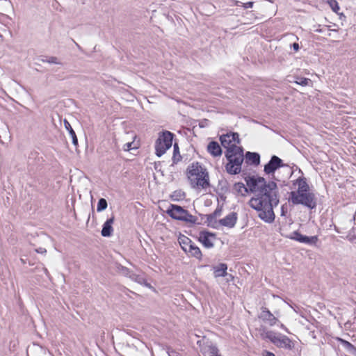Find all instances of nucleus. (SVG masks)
<instances>
[{
    "instance_id": "c9c22d12",
    "label": "nucleus",
    "mask_w": 356,
    "mask_h": 356,
    "mask_svg": "<svg viewBox=\"0 0 356 356\" xmlns=\"http://www.w3.org/2000/svg\"><path fill=\"white\" fill-rule=\"evenodd\" d=\"M253 5H254V2L253 1H249V2H247V3H242V6L244 8H252Z\"/></svg>"
},
{
    "instance_id": "4be33fe9",
    "label": "nucleus",
    "mask_w": 356,
    "mask_h": 356,
    "mask_svg": "<svg viewBox=\"0 0 356 356\" xmlns=\"http://www.w3.org/2000/svg\"><path fill=\"white\" fill-rule=\"evenodd\" d=\"M170 197L173 201H180L185 198L186 194L184 191L177 190L174 191Z\"/></svg>"
},
{
    "instance_id": "7ed1b4c3",
    "label": "nucleus",
    "mask_w": 356,
    "mask_h": 356,
    "mask_svg": "<svg viewBox=\"0 0 356 356\" xmlns=\"http://www.w3.org/2000/svg\"><path fill=\"white\" fill-rule=\"evenodd\" d=\"M297 191L290 193L289 200L294 204H303L308 208L316 207L314 195L309 192V187L305 177H300L293 182Z\"/></svg>"
},
{
    "instance_id": "de8ad7c7",
    "label": "nucleus",
    "mask_w": 356,
    "mask_h": 356,
    "mask_svg": "<svg viewBox=\"0 0 356 356\" xmlns=\"http://www.w3.org/2000/svg\"><path fill=\"white\" fill-rule=\"evenodd\" d=\"M316 32H321V31H322V30H321V29H316Z\"/></svg>"
},
{
    "instance_id": "4c0bfd02",
    "label": "nucleus",
    "mask_w": 356,
    "mask_h": 356,
    "mask_svg": "<svg viewBox=\"0 0 356 356\" xmlns=\"http://www.w3.org/2000/svg\"><path fill=\"white\" fill-rule=\"evenodd\" d=\"M35 252L40 254H44L47 252V250L44 248H38L35 249Z\"/></svg>"
},
{
    "instance_id": "e433bc0d",
    "label": "nucleus",
    "mask_w": 356,
    "mask_h": 356,
    "mask_svg": "<svg viewBox=\"0 0 356 356\" xmlns=\"http://www.w3.org/2000/svg\"><path fill=\"white\" fill-rule=\"evenodd\" d=\"M132 143L131 142H129V143H125L124 145H123V149L124 151H129L131 149V145H132Z\"/></svg>"
},
{
    "instance_id": "20e7f679",
    "label": "nucleus",
    "mask_w": 356,
    "mask_h": 356,
    "mask_svg": "<svg viewBox=\"0 0 356 356\" xmlns=\"http://www.w3.org/2000/svg\"><path fill=\"white\" fill-rule=\"evenodd\" d=\"M190 185L195 189H207L210 186L209 175L207 168L198 162L192 163L186 169Z\"/></svg>"
},
{
    "instance_id": "9d476101",
    "label": "nucleus",
    "mask_w": 356,
    "mask_h": 356,
    "mask_svg": "<svg viewBox=\"0 0 356 356\" xmlns=\"http://www.w3.org/2000/svg\"><path fill=\"white\" fill-rule=\"evenodd\" d=\"M278 348L292 350L294 347L293 341L286 335L278 334L275 344Z\"/></svg>"
},
{
    "instance_id": "2eb2a0df",
    "label": "nucleus",
    "mask_w": 356,
    "mask_h": 356,
    "mask_svg": "<svg viewBox=\"0 0 356 356\" xmlns=\"http://www.w3.org/2000/svg\"><path fill=\"white\" fill-rule=\"evenodd\" d=\"M63 123L65 128L69 131V134L72 138L73 145L75 147L78 146V139L76 133L72 129L70 123L67 120H64Z\"/></svg>"
},
{
    "instance_id": "ddd939ff",
    "label": "nucleus",
    "mask_w": 356,
    "mask_h": 356,
    "mask_svg": "<svg viewBox=\"0 0 356 356\" xmlns=\"http://www.w3.org/2000/svg\"><path fill=\"white\" fill-rule=\"evenodd\" d=\"M207 150L213 156H218L222 154L221 147L216 141H211L209 143Z\"/></svg>"
},
{
    "instance_id": "49530a36",
    "label": "nucleus",
    "mask_w": 356,
    "mask_h": 356,
    "mask_svg": "<svg viewBox=\"0 0 356 356\" xmlns=\"http://www.w3.org/2000/svg\"><path fill=\"white\" fill-rule=\"evenodd\" d=\"M208 220H210V221H212V216H210L209 218H208Z\"/></svg>"
},
{
    "instance_id": "3c124183",
    "label": "nucleus",
    "mask_w": 356,
    "mask_h": 356,
    "mask_svg": "<svg viewBox=\"0 0 356 356\" xmlns=\"http://www.w3.org/2000/svg\"><path fill=\"white\" fill-rule=\"evenodd\" d=\"M333 225H334V229L337 230V227H336L335 224H333Z\"/></svg>"
},
{
    "instance_id": "f257e3e1",
    "label": "nucleus",
    "mask_w": 356,
    "mask_h": 356,
    "mask_svg": "<svg viewBox=\"0 0 356 356\" xmlns=\"http://www.w3.org/2000/svg\"><path fill=\"white\" fill-rule=\"evenodd\" d=\"M245 182L254 196L250 200V206L257 211L258 216L266 222L274 220L273 207L280 202L278 187L274 181H266L261 177H247Z\"/></svg>"
},
{
    "instance_id": "2f4dec72",
    "label": "nucleus",
    "mask_w": 356,
    "mask_h": 356,
    "mask_svg": "<svg viewBox=\"0 0 356 356\" xmlns=\"http://www.w3.org/2000/svg\"><path fill=\"white\" fill-rule=\"evenodd\" d=\"M36 349L38 350V352H40L44 356H51L49 352L47 351L45 349H44L41 346H37Z\"/></svg>"
},
{
    "instance_id": "ea45409f",
    "label": "nucleus",
    "mask_w": 356,
    "mask_h": 356,
    "mask_svg": "<svg viewBox=\"0 0 356 356\" xmlns=\"http://www.w3.org/2000/svg\"><path fill=\"white\" fill-rule=\"evenodd\" d=\"M263 356H275V355L273 353H271V352L265 350L263 353Z\"/></svg>"
},
{
    "instance_id": "f8f14e48",
    "label": "nucleus",
    "mask_w": 356,
    "mask_h": 356,
    "mask_svg": "<svg viewBox=\"0 0 356 356\" xmlns=\"http://www.w3.org/2000/svg\"><path fill=\"white\" fill-rule=\"evenodd\" d=\"M259 317L264 321L267 322L270 326L276 324L277 321V319L266 307H261V312Z\"/></svg>"
},
{
    "instance_id": "9b49d317",
    "label": "nucleus",
    "mask_w": 356,
    "mask_h": 356,
    "mask_svg": "<svg viewBox=\"0 0 356 356\" xmlns=\"http://www.w3.org/2000/svg\"><path fill=\"white\" fill-rule=\"evenodd\" d=\"M282 161L277 156H273L270 161L265 165L264 172L266 174L274 172L278 168L282 166Z\"/></svg>"
},
{
    "instance_id": "a878e982",
    "label": "nucleus",
    "mask_w": 356,
    "mask_h": 356,
    "mask_svg": "<svg viewBox=\"0 0 356 356\" xmlns=\"http://www.w3.org/2000/svg\"><path fill=\"white\" fill-rule=\"evenodd\" d=\"M118 270L120 274H122L126 277H129V278L133 273L127 267L122 266L121 265L118 266Z\"/></svg>"
},
{
    "instance_id": "c03bdc74",
    "label": "nucleus",
    "mask_w": 356,
    "mask_h": 356,
    "mask_svg": "<svg viewBox=\"0 0 356 356\" xmlns=\"http://www.w3.org/2000/svg\"><path fill=\"white\" fill-rule=\"evenodd\" d=\"M220 211H216L214 212L213 215H214V216H218V215H220Z\"/></svg>"
},
{
    "instance_id": "6e6552de",
    "label": "nucleus",
    "mask_w": 356,
    "mask_h": 356,
    "mask_svg": "<svg viewBox=\"0 0 356 356\" xmlns=\"http://www.w3.org/2000/svg\"><path fill=\"white\" fill-rule=\"evenodd\" d=\"M199 241L203 244L204 247L211 248L214 245L216 236L215 234L210 232L203 231L200 233Z\"/></svg>"
},
{
    "instance_id": "473e14b6",
    "label": "nucleus",
    "mask_w": 356,
    "mask_h": 356,
    "mask_svg": "<svg viewBox=\"0 0 356 356\" xmlns=\"http://www.w3.org/2000/svg\"><path fill=\"white\" fill-rule=\"evenodd\" d=\"M0 2L1 3L2 6L5 8H10L12 7V3L10 1L8 0H0Z\"/></svg>"
},
{
    "instance_id": "f03ea898",
    "label": "nucleus",
    "mask_w": 356,
    "mask_h": 356,
    "mask_svg": "<svg viewBox=\"0 0 356 356\" xmlns=\"http://www.w3.org/2000/svg\"><path fill=\"white\" fill-rule=\"evenodd\" d=\"M221 145L227 149L226 157L228 163L225 165L226 171L230 175H237L241 171V165L244 161L243 149L237 145L240 139L237 133H228L220 136Z\"/></svg>"
},
{
    "instance_id": "a19ab883",
    "label": "nucleus",
    "mask_w": 356,
    "mask_h": 356,
    "mask_svg": "<svg viewBox=\"0 0 356 356\" xmlns=\"http://www.w3.org/2000/svg\"><path fill=\"white\" fill-rule=\"evenodd\" d=\"M113 221H114V217H113V216H112L111 218H108V219L105 221V222L111 223V222H113Z\"/></svg>"
},
{
    "instance_id": "f3484780",
    "label": "nucleus",
    "mask_w": 356,
    "mask_h": 356,
    "mask_svg": "<svg viewBox=\"0 0 356 356\" xmlns=\"http://www.w3.org/2000/svg\"><path fill=\"white\" fill-rule=\"evenodd\" d=\"M178 241L184 252L186 251V249L188 248L190 244L193 243V241L188 237L181 234L178 237Z\"/></svg>"
},
{
    "instance_id": "09e8293b",
    "label": "nucleus",
    "mask_w": 356,
    "mask_h": 356,
    "mask_svg": "<svg viewBox=\"0 0 356 356\" xmlns=\"http://www.w3.org/2000/svg\"><path fill=\"white\" fill-rule=\"evenodd\" d=\"M354 220H356V211H355V213L354 215Z\"/></svg>"
},
{
    "instance_id": "dca6fc26",
    "label": "nucleus",
    "mask_w": 356,
    "mask_h": 356,
    "mask_svg": "<svg viewBox=\"0 0 356 356\" xmlns=\"http://www.w3.org/2000/svg\"><path fill=\"white\" fill-rule=\"evenodd\" d=\"M234 191L238 194L245 196L249 190L248 185L245 186L244 184L238 182L235 183L233 187Z\"/></svg>"
},
{
    "instance_id": "58836bf2",
    "label": "nucleus",
    "mask_w": 356,
    "mask_h": 356,
    "mask_svg": "<svg viewBox=\"0 0 356 356\" xmlns=\"http://www.w3.org/2000/svg\"><path fill=\"white\" fill-rule=\"evenodd\" d=\"M292 47L293 49L296 51H298L299 50V44L297 42H294L293 44H292Z\"/></svg>"
},
{
    "instance_id": "37998d69",
    "label": "nucleus",
    "mask_w": 356,
    "mask_h": 356,
    "mask_svg": "<svg viewBox=\"0 0 356 356\" xmlns=\"http://www.w3.org/2000/svg\"><path fill=\"white\" fill-rule=\"evenodd\" d=\"M247 14H249L251 15V17H254V19H257V17L254 16V14L252 12L247 13Z\"/></svg>"
},
{
    "instance_id": "f704fd0d",
    "label": "nucleus",
    "mask_w": 356,
    "mask_h": 356,
    "mask_svg": "<svg viewBox=\"0 0 356 356\" xmlns=\"http://www.w3.org/2000/svg\"><path fill=\"white\" fill-rule=\"evenodd\" d=\"M219 225H225L229 228H232L235 224H211V227L213 228H218Z\"/></svg>"
},
{
    "instance_id": "5701e85b",
    "label": "nucleus",
    "mask_w": 356,
    "mask_h": 356,
    "mask_svg": "<svg viewBox=\"0 0 356 356\" xmlns=\"http://www.w3.org/2000/svg\"><path fill=\"white\" fill-rule=\"evenodd\" d=\"M113 231L111 224H104L101 234L103 236L108 237L112 235Z\"/></svg>"
},
{
    "instance_id": "72a5a7b5",
    "label": "nucleus",
    "mask_w": 356,
    "mask_h": 356,
    "mask_svg": "<svg viewBox=\"0 0 356 356\" xmlns=\"http://www.w3.org/2000/svg\"><path fill=\"white\" fill-rule=\"evenodd\" d=\"M168 356H181V354H179L177 351L170 348L168 349Z\"/></svg>"
},
{
    "instance_id": "1a4fd4ad",
    "label": "nucleus",
    "mask_w": 356,
    "mask_h": 356,
    "mask_svg": "<svg viewBox=\"0 0 356 356\" xmlns=\"http://www.w3.org/2000/svg\"><path fill=\"white\" fill-rule=\"evenodd\" d=\"M200 352L202 356H221L218 348L211 342L204 343L200 348Z\"/></svg>"
},
{
    "instance_id": "7c9ffc66",
    "label": "nucleus",
    "mask_w": 356,
    "mask_h": 356,
    "mask_svg": "<svg viewBox=\"0 0 356 356\" xmlns=\"http://www.w3.org/2000/svg\"><path fill=\"white\" fill-rule=\"evenodd\" d=\"M340 341L341 342V343L343 345V346L348 349V350H356V348H355V346L350 343V342L346 341V340H343V339H340Z\"/></svg>"
},
{
    "instance_id": "39448f33",
    "label": "nucleus",
    "mask_w": 356,
    "mask_h": 356,
    "mask_svg": "<svg viewBox=\"0 0 356 356\" xmlns=\"http://www.w3.org/2000/svg\"><path fill=\"white\" fill-rule=\"evenodd\" d=\"M291 224H282L280 227V232L282 236L297 241L302 243L315 245L318 241L317 236H307L300 234L298 231H293V232H289L288 228Z\"/></svg>"
},
{
    "instance_id": "8fccbe9b",
    "label": "nucleus",
    "mask_w": 356,
    "mask_h": 356,
    "mask_svg": "<svg viewBox=\"0 0 356 356\" xmlns=\"http://www.w3.org/2000/svg\"><path fill=\"white\" fill-rule=\"evenodd\" d=\"M21 261L23 263V264H25V261H24L23 259H21Z\"/></svg>"
},
{
    "instance_id": "a18cd8bd",
    "label": "nucleus",
    "mask_w": 356,
    "mask_h": 356,
    "mask_svg": "<svg viewBox=\"0 0 356 356\" xmlns=\"http://www.w3.org/2000/svg\"><path fill=\"white\" fill-rule=\"evenodd\" d=\"M44 270L46 275H49V272L47 268H44Z\"/></svg>"
},
{
    "instance_id": "cd10ccee",
    "label": "nucleus",
    "mask_w": 356,
    "mask_h": 356,
    "mask_svg": "<svg viewBox=\"0 0 356 356\" xmlns=\"http://www.w3.org/2000/svg\"><path fill=\"white\" fill-rule=\"evenodd\" d=\"M107 207V201L104 198L99 200L97 207V211H102Z\"/></svg>"
},
{
    "instance_id": "aec40b11",
    "label": "nucleus",
    "mask_w": 356,
    "mask_h": 356,
    "mask_svg": "<svg viewBox=\"0 0 356 356\" xmlns=\"http://www.w3.org/2000/svg\"><path fill=\"white\" fill-rule=\"evenodd\" d=\"M261 336L264 339H269L273 344H275V341L278 337V335L273 331L264 332L261 334Z\"/></svg>"
},
{
    "instance_id": "b1692460",
    "label": "nucleus",
    "mask_w": 356,
    "mask_h": 356,
    "mask_svg": "<svg viewBox=\"0 0 356 356\" xmlns=\"http://www.w3.org/2000/svg\"><path fill=\"white\" fill-rule=\"evenodd\" d=\"M181 157L179 154L178 145L177 144H175L173 156H172L173 163H177L178 161H179L181 160Z\"/></svg>"
},
{
    "instance_id": "393cba45",
    "label": "nucleus",
    "mask_w": 356,
    "mask_h": 356,
    "mask_svg": "<svg viewBox=\"0 0 356 356\" xmlns=\"http://www.w3.org/2000/svg\"><path fill=\"white\" fill-rule=\"evenodd\" d=\"M326 2L329 4L333 12L338 13L340 10V7L336 0H326Z\"/></svg>"
},
{
    "instance_id": "0eeeda50",
    "label": "nucleus",
    "mask_w": 356,
    "mask_h": 356,
    "mask_svg": "<svg viewBox=\"0 0 356 356\" xmlns=\"http://www.w3.org/2000/svg\"><path fill=\"white\" fill-rule=\"evenodd\" d=\"M168 213L175 220L185 221L186 222H195L194 216L180 206L171 205L168 210Z\"/></svg>"
},
{
    "instance_id": "4468645a",
    "label": "nucleus",
    "mask_w": 356,
    "mask_h": 356,
    "mask_svg": "<svg viewBox=\"0 0 356 356\" xmlns=\"http://www.w3.org/2000/svg\"><path fill=\"white\" fill-rule=\"evenodd\" d=\"M185 252L198 259H202V254L201 250L197 245H195L193 242V243L190 244V245L186 249V251H185Z\"/></svg>"
},
{
    "instance_id": "a211bd4d",
    "label": "nucleus",
    "mask_w": 356,
    "mask_h": 356,
    "mask_svg": "<svg viewBox=\"0 0 356 356\" xmlns=\"http://www.w3.org/2000/svg\"><path fill=\"white\" fill-rule=\"evenodd\" d=\"M247 161L254 165H258L260 161L259 154L255 152H248L245 154Z\"/></svg>"
},
{
    "instance_id": "412c9836",
    "label": "nucleus",
    "mask_w": 356,
    "mask_h": 356,
    "mask_svg": "<svg viewBox=\"0 0 356 356\" xmlns=\"http://www.w3.org/2000/svg\"><path fill=\"white\" fill-rule=\"evenodd\" d=\"M130 279L141 285H145V286L148 285L146 283V280L145 279V277L143 275H137L134 273H132V274L130 277Z\"/></svg>"
},
{
    "instance_id": "79ce46f5",
    "label": "nucleus",
    "mask_w": 356,
    "mask_h": 356,
    "mask_svg": "<svg viewBox=\"0 0 356 356\" xmlns=\"http://www.w3.org/2000/svg\"><path fill=\"white\" fill-rule=\"evenodd\" d=\"M234 4L236 5V6H239V5L242 6V3H241V2L238 1H236V0H234Z\"/></svg>"
},
{
    "instance_id": "bb28decb",
    "label": "nucleus",
    "mask_w": 356,
    "mask_h": 356,
    "mask_svg": "<svg viewBox=\"0 0 356 356\" xmlns=\"http://www.w3.org/2000/svg\"><path fill=\"white\" fill-rule=\"evenodd\" d=\"M236 220V215L235 213H230L226 218L219 220V222H234Z\"/></svg>"
},
{
    "instance_id": "6ab92c4d",
    "label": "nucleus",
    "mask_w": 356,
    "mask_h": 356,
    "mask_svg": "<svg viewBox=\"0 0 356 356\" xmlns=\"http://www.w3.org/2000/svg\"><path fill=\"white\" fill-rule=\"evenodd\" d=\"M214 269L216 277H225L227 275V266L225 264H220Z\"/></svg>"
},
{
    "instance_id": "c756f323",
    "label": "nucleus",
    "mask_w": 356,
    "mask_h": 356,
    "mask_svg": "<svg viewBox=\"0 0 356 356\" xmlns=\"http://www.w3.org/2000/svg\"><path fill=\"white\" fill-rule=\"evenodd\" d=\"M311 81L310 79L307 78H297L296 81H295L297 84L301 85V86H307L308 83Z\"/></svg>"
},
{
    "instance_id": "423d86ee",
    "label": "nucleus",
    "mask_w": 356,
    "mask_h": 356,
    "mask_svg": "<svg viewBox=\"0 0 356 356\" xmlns=\"http://www.w3.org/2000/svg\"><path fill=\"white\" fill-rule=\"evenodd\" d=\"M173 134L165 131L159 134L155 143L156 154L159 157L161 156L165 152L170 149L172 145Z\"/></svg>"
},
{
    "instance_id": "c85d7f7f",
    "label": "nucleus",
    "mask_w": 356,
    "mask_h": 356,
    "mask_svg": "<svg viewBox=\"0 0 356 356\" xmlns=\"http://www.w3.org/2000/svg\"><path fill=\"white\" fill-rule=\"evenodd\" d=\"M44 63H53L57 65H61L62 63L59 61L58 58L55 56H51L47 58L46 60H42Z\"/></svg>"
}]
</instances>
